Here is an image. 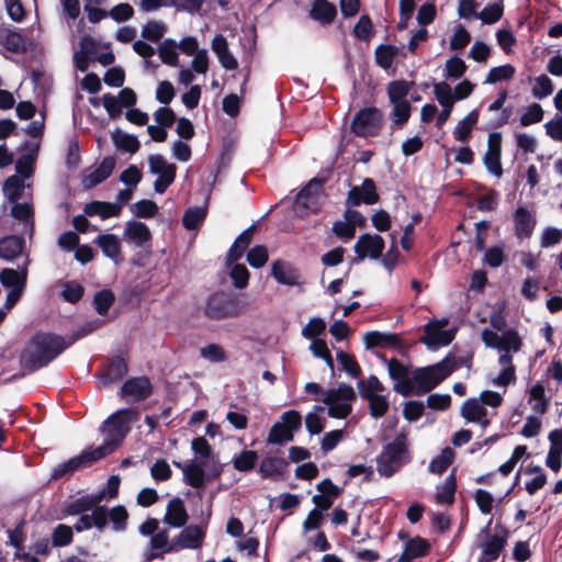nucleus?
<instances>
[{"label":"nucleus","instance_id":"nucleus-1","mask_svg":"<svg viewBox=\"0 0 562 562\" xmlns=\"http://www.w3.org/2000/svg\"><path fill=\"white\" fill-rule=\"evenodd\" d=\"M139 413L136 408H122L110 415L103 423L104 441L97 448H90L99 460L113 453L123 442L131 430L130 424L137 420Z\"/></svg>","mask_w":562,"mask_h":562},{"label":"nucleus","instance_id":"nucleus-2","mask_svg":"<svg viewBox=\"0 0 562 562\" xmlns=\"http://www.w3.org/2000/svg\"><path fill=\"white\" fill-rule=\"evenodd\" d=\"M59 353H0V375L8 383L48 366Z\"/></svg>","mask_w":562,"mask_h":562},{"label":"nucleus","instance_id":"nucleus-3","mask_svg":"<svg viewBox=\"0 0 562 562\" xmlns=\"http://www.w3.org/2000/svg\"><path fill=\"white\" fill-rule=\"evenodd\" d=\"M493 518L480 530L475 547L480 550L477 562H495L505 550L510 530L498 519L492 528Z\"/></svg>","mask_w":562,"mask_h":562},{"label":"nucleus","instance_id":"nucleus-4","mask_svg":"<svg viewBox=\"0 0 562 562\" xmlns=\"http://www.w3.org/2000/svg\"><path fill=\"white\" fill-rule=\"evenodd\" d=\"M409 461L407 436L401 432L376 457V471L381 476L391 477Z\"/></svg>","mask_w":562,"mask_h":562},{"label":"nucleus","instance_id":"nucleus-5","mask_svg":"<svg viewBox=\"0 0 562 562\" xmlns=\"http://www.w3.org/2000/svg\"><path fill=\"white\" fill-rule=\"evenodd\" d=\"M456 367L449 358H443L436 364L416 369L413 372L416 383L415 394L423 395L430 392L456 371Z\"/></svg>","mask_w":562,"mask_h":562},{"label":"nucleus","instance_id":"nucleus-6","mask_svg":"<svg viewBox=\"0 0 562 562\" xmlns=\"http://www.w3.org/2000/svg\"><path fill=\"white\" fill-rule=\"evenodd\" d=\"M359 395L368 401L370 415L378 419L383 417L389 408L390 403L386 396L379 394L384 391V385L375 376L370 375L367 380L360 379L357 382Z\"/></svg>","mask_w":562,"mask_h":562},{"label":"nucleus","instance_id":"nucleus-7","mask_svg":"<svg viewBox=\"0 0 562 562\" xmlns=\"http://www.w3.org/2000/svg\"><path fill=\"white\" fill-rule=\"evenodd\" d=\"M383 123V112L376 106H367L356 112L350 123V130L359 137H375L380 135Z\"/></svg>","mask_w":562,"mask_h":562},{"label":"nucleus","instance_id":"nucleus-8","mask_svg":"<svg viewBox=\"0 0 562 562\" xmlns=\"http://www.w3.org/2000/svg\"><path fill=\"white\" fill-rule=\"evenodd\" d=\"M302 427V416L295 409H290L281 415V422H277L269 430L267 442L283 445L294 439V432Z\"/></svg>","mask_w":562,"mask_h":562},{"label":"nucleus","instance_id":"nucleus-9","mask_svg":"<svg viewBox=\"0 0 562 562\" xmlns=\"http://www.w3.org/2000/svg\"><path fill=\"white\" fill-rule=\"evenodd\" d=\"M326 182L325 178L315 177L311 179L297 193L295 198V209L301 217L310 213H317L321 204L319 198Z\"/></svg>","mask_w":562,"mask_h":562},{"label":"nucleus","instance_id":"nucleus-10","mask_svg":"<svg viewBox=\"0 0 562 562\" xmlns=\"http://www.w3.org/2000/svg\"><path fill=\"white\" fill-rule=\"evenodd\" d=\"M449 321L447 318L432 319L424 325V335L419 341L429 349H439L448 346L456 337L454 327L447 328Z\"/></svg>","mask_w":562,"mask_h":562},{"label":"nucleus","instance_id":"nucleus-11","mask_svg":"<svg viewBox=\"0 0 562 562\" xmlns=\"http://www.w3.org/2000/svg\"><path fill=\"white\" fill-rule=\"evenodd\" d=\"M128 372V353H116L104 359L97 371L103 386L122 381Z\"/></svg>","mask_w":562,"mask_h":562},{"label":"nucleus","instance_id":"nucleus-12","mask_svg":"<svg viewBox=\"0 0 562 562\" xmlns=\"http://www.w3.org/2000/svg\"><path fill=\"white\" fill-rule=\"evenodd\" d=\"M238 308V301L232 294L217 291L209 296L205 315L212 319H223L237 315Z\"/></svg>","mask_w":562,"mask_h":562},{"label":"nucleus","instance_id":"nucleus-13","mask_svg":"<svg viewBox=\"0 0 562 562\" xmlns=\"http://www.w3.org/2000/svg\"><path fill=\"white\" fill-rule=\"evenodd\" d=\"M85 335L86 333L77 331L65 338L54 333L38 331L31 338V345L35 348V351H65Z\"/></svg>","mask_w":562,"mask_h":562},{"label":"nucleus","instance_id":"nucleus-14","mask_svg":"<svg viewBox=\"0 0 562 562\" xmlns=\"http://www.w3.org/2000/svg\"><path fill=\"white\" fill-rule=\"evenodd\" d=\"M482 340L487 348L498 351H519L522 345L518 331L514 328H508L502 334L485 328L482 331Z\"/></svg>","mask_w":562,"mask_h":562},{"label":"nucleus","instance_id":"nucleus-15","mask_svg":"<svg viewBox=\"0 0 562 562\" xmlns=\"http://www.w3.org/2000/svg\"><path fill=\"white\" fill-rule=\"evenodd\" d=\"M154 393V385L150 379L146 375L128 378L122 384L119 395L125 402L139 403Z\"/></svg>","mask_w":562,"mask_h":562},{"label":"nucleus","instance_id":"nucleus-16","mask_svg":"<svg viewBox=\"0 0 562 562\" xmlns=\"http://www.w3.org/2000/svg\"><path fill=\"white\" fill-rule=\"evenodd\" d=\"M366 349H391L405 351L411 345L406 344L396 333L368 331L363 335Z\"/></svg>","mask_w":562,"mask_h":562},{"label":"nucleus","instance_id":"nucleus-17","mask_svg":"<svg viewBox=\"0 0 562 562\" xmlns=\"http://www.w3.org/2000/svg\"><path fill=\"white\" fill-rule=\"evenodd\" d=\"M97 461H99V459L91 449L83 450L79 456L57 464L52 471L50 480L57 481L61 477L70 476L74 472L90 467Z\"/></svg>","mask_w":562,"mask_h":562},{"label":"nucleus","instance_id":"nucleus-18","mask_svg":"<svg viewBox=\"0 0 562 562\" xmlns=\"http://www.w3.org/2000/svg\"><path fill=\"white\" fill-rule=\"evenodd\" d=\"M385 243L382 236L374 234H363L361 235L353 249L357 254V257L352 259V263H358L362 261L366 257H370L371 259H379L384 250Z\"/></svg>","mask_w":562,"mask_h":562},{"label":"nucleus","instance_id":"nucleus-19","mask_svg":"<svg viewBox=\"0 0 562 562\" xmlns=\"http://www.w3.org/2000/svg\"><path fill=\"white\" fill-rule=\"evenodd\" d=\"M205 531L196 525H189L172 539L169 551H179L182 549H199L203 544Z\"/></svg>","mask_w":562,"mask_h":562},{"label":"nucleus","instance_id":"nucleus-20","mask_svg":"<svg viewBox=\"0 0 562 562\" xmlns=\"http://www.w3.org/2000/svg\"><path fill=\"white\" fill-rule=\"evenodd\" d=\"M375 182L371 178H366L360 187H352L347 196L346 203L350 206H359L361 203L372 205L379 202Z\"/></svg>","mask_w":562,"mask_h":562},{"label":"nucleus","instance_id":"nucleus-21","mask_svg":"<svg viewBox=\"0 0 562 562\" xmlns=\"http://www.w3.org/2000/svg\"><path fill=\"white\" fill-rule=\"evenodd\" d=\"M319 494L313 496L312 502L315 505V510L323 512L328 510L336 498H338L342 490L336 485L330 479H324L316 485Z\"/></svg>","mask_w":562,"mask_h":562},{"label":"nucleus","instance_id":"nucleus-22","mask_svg":"<svg viewBox=\"0 0 562 562\" xmlns=\"http://www.w3.org/2000/svg\"><path fill=\"white\" fill-rule=\"evenodd\" d=\"M271 276L274 280L284 285L300 284L301 274L297 268L284 260H276L271 266Z\"/></svg>","mask_w":562,"mask_h":562},{"label":"nucleus","instance_id":"nucleus-23","mask_svg":"<svg viewBox=\"0 0 562 562\" xmlns=\"http://www.w3.org/2000/svg\"><path fill=\"white\" fill-rule=\"evenodd\" d=\"M289 468V461L281 457L268 456L259 464V473L263 479L280 480Z\"/></svg>","mask_w":562,"mask_h":562},{"label":"nucleus","instance_id":"nucleus-24","mask_svg":"<svg viewBox=\"0 0 562 562\" xmlns=\"http://www.w3.org/2000/svg\"><path fill=\"white\" fill-rule=\"evenodd\" d=\"M257 229L256 224H251L249 227H247L245 231H243L235 241L229 247L227 255H226V263L231 266L233 262L238 261L240 258H243L245 251L249 247L252 240V236L255 231Z\"/></svg>","mask_w":562,"mask_h":562},{"label":"nucleus","instance_id":"nucleus-25","mask_svg":"<svg viewBox=\"0 0 562 562\" xmlns=\"http://www.w3.org/2000/svg\"><path fill=\"white\" fill-rule=\"evenodd\" d=\"M515 235L519 239L529 238L537 224L536 217L524 206H518L514 213Z\"/></svg>","mask_w":562,"mask_h":562},{"label":"nucleus","instance_id":"nucleus-26","mask_svg":"<svg viewBox=\"0 0 562 562\" xmlns=\"http://www.w3.org/2000/svg\"><path fill=\"white\" fill-rule=\"evenodd\" d=\"M189 519L183 501L180 497H173L169 501L164 517V521L173 528L184 527Z\"/></svg>","mask_w":562,"mask_h":562},{"label":"nucleus","instance_id":"nucleus-27","mask_svg":"<svg viewBox=\"0 0 562 562\" xmlns=\"http://www.w3.org/2000/svg\"><path fill=\"white\" fill-rule=\"evenodd\" d=\"M115 162L116 161L113 156L104 157L92 172L85 176L82 180L85 188L90 189L105 181L112 175L115 168Z\"/></svg>","mask_w":562,"mask_h":562},{"label":"nucleus","instance_id":"nucleus-28","mask_svg":"<svg viewBox=\"0 0 562 562\" xmlns=\"http://www.w3.org/2000/svg\"><path fill=\"white\" fill-rule=\"evenodd\" d=\"M93 243L101 248L105 257L112 259L115 263L123 261L121 241L116 235L102 234L97 236Z\"/></svg>","mask_w":562,"mask_h":562},{"label":"nucleus","instance_id":"nucleus-29","mask_svg":"<svg viewBox=\"0 0 562 562\" xmlns=\"http://www.w3.org/2000/svg\"><path fill=\"white\" fill-rule=\"evenodd\" d=\"M149 170L154 175H158V178L173 183L177 175V166L169 164L164 156L159 154L150 155L148 157Z\"/></svg>","mask_w":562,"mask_h":562},{"label":"nucleus","instance_id":"nucleus-30","mask_svg":"<svg viewBox=\"0 0 562 562\" xmlns=\"http://www.w3.org/2000/svg\"><path fill=\"white\" fill-rule=\"evenodd\" d=\"M173 464L181 469L184 482L193 488H202L205 485L204 463H196L192 461L189 464L181 462H173Z\"/></svg>","mask_w":562,"mask_h":562},{"label":"nucleus","instance_id":"nucleus-31","mask_svg":"<svg viewBox=\"0 0 562 562\" xmlns=\"http://www.w3.org/2000/svg\"><path fill=\"white\" fill-rule=\"evenodd\" d=\"M308 16L323 25H328L336 19L337 8L327 0H315L308 11Z\"/></svg>","mask_w":562,"mask_h":562},{"label":"nucleus","instance_id":"nucleus-32","mask_svg":"<svg viewBox=\"0 0 562 562\" xmlns=\"http://www.w3.org/2000/svg\"><path fill=\"white\" fill-rule=\"evenodd\" d=\"M87 216H100L101 220L120 216L122 206L112 202L91 201L83 207Z\"/></svg>","mask_w":562,"mask_h":562},{"label":"nucleus","instance_id":"nucleus-33","mask_svg":"<svg viewBox=\"0 0 562 562\" xmlns=\"http://www.w3.org/2000/svg\"><path fill=\"white\" fill-rule=\"evenodd\" d=\"M24 248V238L18 235H7L0 238V258L13 261Z\"/></svg>","mask_w":562,"mask_h":562},{"label":"nucleus","instance_id":"nucleus-34","mask_svg":"<svg viewBox=\"0 0 562 562\" xmlns=\"http://www.w3.org/2000/svg\"><path fill=\"white\" fill-rule=\"evenodd\" d=\"M104 493H101L95 496H81L74 502L68 503L63 512L65 515L75 516V515H83L85 513L91 510L97 504H99L103 498Z\"/></svg>","mask_w":562,"mask_h":562},{"label":"nucleus","instance_id":"nucleus-35","mask_svg":"<svg viewBox=\"0 0 562 562\" xmlns=\"http://www.w3.org/2000/svg\"><path fill=\"white\" fill-rule=\"evenodd\" d=\"M125 237L131 239L137 247H143L151 240V233L148 226L138 221H131L125 227Z\"/></svg>","mask_w":562,"mask_h":562},{"label":"nucleus","instance_id":"nucleus-36","mask_svg":"<svg viewBox=\"0 0 562 562\" xmlns=\"http://www.w3.org/2000/svg\"><path fill=\"white\" fill-rule=\"evenodd\" d=\"M498 363L503 369L494 380V383L499 386H507L514 383L516 381V370L513 364L512 353H501Z\"/></svg>","mask_w":562,"mask_h":562},{"label":"nucleus","instance_id":"nucleus-37","mask_svg":"<svg viewBox=\"0 0 562 562\" xmlns=\"http://www.w3.org/2000/svg\"><path fill=\"white\" fill-rule=\"evenodd\" d=\"M431 549V544L428 540L420 536H415L407 540L404 546L403 554H405L411 561L416 558L426 557Z\"/></svg>","mask_w":562,"mask_h":562},{"label":"nucleus","instance_id":"nucleus-38","mask_svg":"<svg viewBox=\"0 0 562 562\" xmlns=\"http://www.w3.org/2000/svg\"><path fill=\"white\" fill-rule=\"evenodd\" d=\"M477 121L479 111L474 109L457 124L453 131L454 138L462 143L468 142Z\"/></svg>","mask_w":562,"mask_h":562},{"label":"nucleus","instance_id":"nucleus-39","mask_svg":"<svg viewBox=\"0 0 562 562\" xmlns=\"http://www.w3.org/2000/svg\"><path fill=\"white\" fill-rule=\"evenodd\" d=\"M391 104L393 105V109L390 112V119L393 123L391 128L392 131L403 128L411 117L412 104L409 101H401Z\"/></svg>","mask_w":562,"mask_h":562},{"label":"nucleus","instance_id":"nucleus-40","mask_svg":"<svg viewBox=\"0 0 562 562\" xmlns=\"http://www.w3.org/2000/svg\"><path fill=\"white\" fill-rule=\"evenodd\" d=\"M414 83V81H407L404 79L389 82L386 91L390 103L407 101L406 97L408 95Z\"/></svg>","mask_w":562,"mask_h":562},{"label":"nucleus","instance_id":"nucleus-41","mask_svg":"<svg viewBox=\"0 0 562 562\" xmlns=\"http://www.w3.org/2000/svg\"><path fill=\"white\" fill-rule=\"evenodd\" d=\"M206 215V206L189 207L182 216V225L188 231H195L203 224Z\"/></svg>","mask_w":562,"mask_h":562},{"label":"nucleus","instance_id":"nucleus-42","mask_svg":"<svg viewBox=\"0 0 562 562\" xmlns=\"http://www.w3.org/2000/svg\"><path fill=\"white\" fill-rule=\"evenodd\" d=\"M457 477L454 473H451L441 486H437L436 502L438 504L451 505L456 498L457 492Z\"/></svg>","mask_w":562,"mask_h":562},{"label":"nucleus","instance_id":"nucleus-43","mask_svg":"<svg viewBox=\"0 0 562 562\" xmlns=\"http://www.w3.org/2000/svg\"><path fill=\"white\" fill-rule=\"evenodd\" d=\"M486 413L485 407L474 397L468 398L461 406V416L470 423L480 422Z\"/></svg>","mask_w":562,"mask_h":562},{"label":"nucleus","instance_id":"nucleus-44","mask_svg":"<svg viewBox=\"0 0 562 562\" xmlns=\"http://www.w3.org/2000/svg\"><path fill=\"white\" fill-rule=\"evenodd\" d=\"M0 282L8 289H24L26 283V270L20 273L12 268H3L0 272Z\"/></svg>","mask_w":562,"mask_h":562},{"label":"nucleus","instance_id":"nucleus-45","mask_svg":"<svg viewBox=\"0 0 562 562\" xmlns=\"http://www.w3.org/2000/svg\"><path fill=\"white\" fill-rule=\"evenodd\" d=\"M258 453L255 450H243L232 460L233 467L239 472H250L256 468Z\"/></svg>","mask_w":562,"mask_h":562},{"label":"nucleus","instance_id":"nucleus-46","mask_svg":"<svg viewBox=\"0 0 562 562\" xmlns=\"http://www.w3.org/2000/svg\"><path fill=\"white\" fill-rule=\"evenodd\" d=\"M3 47L14 54L27 52L26 37L16 31H9L2 41Z\"/></svg>","mask_w":562,"mask_h":562},{"label":"nucleus","instance_id":"nucleus-47","mask_svg":"<svg viewBox=\"0 0 562 562\" xmlns=\"http://www.w3.org/2000/svg\"><path fill=\"white\" fill-rule=\"evenodd\" d=\"M374 54L376 65L383 69H389L398 54V48L390 44H380Z\"/></svg>","mask_w":562,"mask_h":562},{"label":"nucleus","instance_id":"nucleus-48","mask_svg":"<svg viewBox=\"0 0 562 562\" xmlns=\"http://www.w3.org/2000/svg\"><path fill=\"white\" fill-rule=\"evenodd\" d=\"M158 55L160 60L168 66L177 67L179 65L177 43L175 40H165L159 46Z\"/></svg>","mask_w":562,"mask_h":562},{"label":"nucleus","instance_id":"nucleus-49","mask_svg":"<svg viewBox=\"0 0 562 562\" xmlns=\"http://www.w3.org/2000/svg\"><path fill=\"white\" fill-rule=\"evenodd\" d=\"M356 398L355 390L351 385L340 384L337 389L329 390L325 397L323 398L324 403L328 402H340V403H350Z\"/></svg>","mask_w":562,"mask_h":562},{"label":"nucleus","instance_id":"nucleus-50","mask_svg":"<svg viewBox=\"0 0 562 562\" xmlns=\"http://www.w3.org/2000/svg\"><path fill=\"white\" fill-rule=\"evenodd\" d=\"M454 451L450 447L441 450L440 454L429 463V471L435 474H442L453 462Z\"/></svg>","mask_w":562,"mask_h":562},{"label":"nucleus","instance_id":"nucleus-51","mask_svg":"<svg viewBox=\"0 0 562 562\" xmlns=\"http://www.w3.org/2000/svg\"><path fill=\"white\" fill-rule=\"evenodd\" d=\"M114 302L115 295L109 289L98 291L93 296L94 308L101 316L108 315L109 310L111 308Z\"/></svg>","mask_w":562,"mask_h":562},{"label":"nucleus","instance_id":"nucleus-52","mask_svg":"<svg viewBox=\"0 0 562 562\" xmlns=\"http://www.w3.org/2000/svg\"><path fill=\"white\" fill-rule=\"evenodd\" d=\"M23 190V180L18 176H10L4 180L3 193L10 202L15 203L21 198Z\"/></svg>","mask_w":562,"mask_h":562},{"label":"nucleus","instance_id":"nucleus-53","mask_svg":"<svg viewBox=\"0 0 562 562\" xmlns=\"http://www.w3.org/2000/svg\"><path fill=\"white\" fill-rule=\"evenodd\" d=\"M113 140H114L115 146L119 149L124 150L130 154H135L140 148V143H139L137 136L132 135V134L116 132L113 135Z\"/></svg>","mask_w":562,"mask_h":562},{"label":"nucleus","instance_id":"nucleus-54","mask_svg":"<svg viewBox=\"0 0 562 562\" xmlns=\"http://www.w3.org/2000/svg\"><path fill=\"white\" fill-rule=\"evenodd\" d=\"M504 14L503 0L487 4L480 13L479 18L484 24H494L498 22Z\"/></svg>","mask_w":562,"mask_h":562},{"label":"nucleus","instance_id":"nucleus-55","mask_svg":"<svg viewBox=\"0 0 562 562\" xmlns=\"http://www.w3.org/2000/svg\"><path fill=\"white\" fill-rule=\"evenodd\" d=\"M108 518L114 531L120 532L127 528L128 513L123 505H116L111 510H108Z\"/></svg>","mask_w":562,"mask_h":562},{"label":"nucleus","instance_id":"nucleus-56","mask_svg":"<svg viewBox=\"0 0 562 562\" xmlns=\"http://www.w3.org/2000/svg\"><path fill=\"white\" fill-rule=\"evenodd\" d=\"M166 32V24L161 21H148L142 29V37L146 41L158 43Z\"/></svg>","mask_w":562,"mask_h":562},{"label":"nucleus","instance_id":"nucleus-57","mask_svg":"<svg viewBox=\"0 0 562 562\" xmlns=\"http://www.w3.org/2000/svg\"><path fill=\"white\" fill-rule=\"evenodd\" d=\"M516 69L510 64H505L502 66L493 67L490 69L485 82L486 83H496L502 80H510L514 78Z\"/></svg>","mask_w":562,"mask_h":562},{"label":"nucleus","instance_id":"nucleus-58","mask_svg":"<svg viewBox=\"0 0 562 562\" xmlns=\"http://www.w3.org/2000/svg\"><path fill=\"white\" fill-rule=\"evenodd\" d=\"M468 70V66L464 60L458 56L450 57L446 61L445 76L447 79H460L464 76Z\"/></svg>","mask_w":562,"mask_h":562},{"label":"nucleus","instance_id":"nucleus-59","mask_svg":"<svg viewBox=\"0 0 562 562\" xmlns=\"http://www.w3.org/2000/svg\"><path fill=\"white\" fill-rule=\"evenodd\" d=\"M353 35L360 41L368 42L373 33L374 27L371 18L368 14H363L359 18L358 22L353 27Z\"/></svg>","mask_w":562,"mask_h":562},{"label":"nucleus","instance_id":"nucleus-60","mask_svg":"<svg viewBox=\"0 0 562 562\" xmlns=\"http://www.w3.org/2000/svg\"><path fill=\"white\" fill-rule=\"evenodd\" d=\"M74 540L72 528L68 525L59 524L52 535V544L54 547H66Z\"/></svg>","mask_w":562,"mask_h":562},{"label":"nucleus","instance_id":"nucleus-61","mask_svg":"<svg viewBox=\"0 0 562 562\" xmlns=\"http://www.w3.org/2000/svg\"><path fill=\"white\" fill-rule=\"evenodd\" d=\"M268 258V249L263 245H256L247 252L246 256L247 262L256 269L263 267L267 263Z\"/></svg>","mask_w":562,"mask_h":562},{"label":"nucleus","instance_id":"nucleus-62","mask_svg":"<svg viewBox=\"0 0 562 562\" xmlns=\"http://www.w3.org/2000/svg\"><path fill=\"white\" fill-rule=\"evenodd\" d=\"M158 205L151 200H139L133 205V213L139 218H151L158 213Z\"/></svg>","mask_w":562,"mask_h":562},{"label":"nucleus","instance_id":"nucleus-63","mask_svg":"<svg viewBox=\"0 0 562 562\" xmlns=\"http://www.w3.org/2000/svg\"><path fill=\"white\" fill-rule=\"evenodd\" d=\"M434 92L437 101L441 106L453 105L456 102L451 87L446 82H436L434 85Z\"/></svg>","mask_w":562,"mask_h":562},{"label":"nucleus","instance_id":"nucleus-64","mask_svg":"<svg viewBox=\"0 0 562 562\" xmlns=\"http://www.w3.org/2000/svg\"><path fill=\"white\" fill-rule=\"evenodd\" d=\"M336 356L341 370L347 372L351 378H358L361 374V368L353 353H336Z\"/></svg>","mask_w":562,"mask_h":562}]
</instances>
